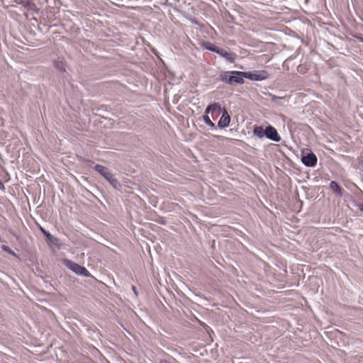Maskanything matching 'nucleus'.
Here are the masks:
<instances>
[{
  "label": "nucleus",
  "mask_w": 363,
  "mask_h": 363,
  "mask_svg": "<svg viewBox=\"0 0 363 363\" xmlns=\"http://www.w3.org/2000/svg\"><path fill=\"white\" fill-rule=\"evenodd\" d=\"M217 54L224 57L227 61L230 62H234L236 59V54L234 52H229L223 49H218V51L217 52Z\"/></svg>",
  "instance_id": "8"
},
{
  "label": "nucleus",
  "mask_w": 363,
  "mask_h": 363,
  "mask_svg": "<svg viewBox=\"0 0 363 363\" xmlns=\"http://www.w3.org/2000/svg\"><path fill=\"white\" fill-rule=\"evenodd\" d=\"M14 1L17 4H25L26 0H14Z\"/></svg>",
  "instance_id": "17"
},
{
  "label": "nucleus",
  "mask_w": 363,
  "mask_h": 363,
  "mask_svg": "<svg viewBox=\"0 0 363 363\" xmlns=\"http://www.w3.org/2000/svg\"><path fill=\"white\" fill-rule=\"evenodd\" d=\"M160 363H172V362L168 360H166V359H162L160 362Z\"/></svg>",
  "instance_id": "19"
},
{
  "label": "nucleus",
  "mask_w": 363,
  "mask_h": 363,
  "mask_svg": "<svg viewBox=\"0 0 363 363\" xmlns=\"http://www.w3.org/2000/svg\"><path fill=\"white\" fill-rule=\"evenodd\" d=\"M358 207L359 211L363 212V203L359 204Z\"/></svg>",
  "instance_id": "18"
},
{
  "label": "nucleus",
  "mask_w": 363,
  "mask_h": 363,
  "mask_svg": "<svg viewBox=\"0 0 363 363\" xmlns=\"http://www.w3.org/2000/svg\"><path fill=\"white\" fill-rule=\"evenodd\" d=\"M65 264L69 269L75 272L77 274L83 275L86 277L90 276V273L84 267H82L71 260L66 261Z\"/></svg>",
  "instance_id": "2"
},
{
  "label": "nucleus",
  "mask_w": 363,
  "mask_h": 363,
  "mask_svg": "<svg viewBox=\"0 0 363 363\" xmlns=\"http://www.w3.org/2000/svg\"><path fill=\"white\" fill-rule=\"evenodd\" d=\"M239 74L245 76V78L252 81H262L267 79L269 74L266 70H258L252 72H241Z\"/></svg>",
  "instance_id": "1"
},
{
  "label": "nucleus",
  "mask_w": 363,
  "mask_h": 363,
  "mask_svg": "<svg viewBox=\"0 0 363 363\" xmlns=\"http://www.w3.org/2000/svg\"><path fill=\"white\" fill-rule=\"evenodd\" d=\"M95 169L103 177H104V178H106L114 187H116V184H118V181L113 177V175L106 167L96 164Z\"/></svg>",
  "instance_id": "3"
},
{
  "label": "nucleus",
  "mask_w": 363,
  "mask_h": 363,
  "mask_svg": "<svg viewBox=\"0 0 363 363\" xmlns=\"http://www.w3.org/2000/svg\"><path fill=\"white\" fill-rule=\"evenodd\" d=\"M265 136L275 142H279L281 138L279 135L277 130L272 125H269L265 129Z\"/></svg>",
  "instance_id": "6"
},
{
  "label": "nucleus",
  "mask_w": 363,
  "mask_h": 363,
  "mask_svg": "<svg viewBox=\"0 0 363 363\" xmlns=\"http://www.w3.org/2000/svg\"><path fill=\"white\" fill-rule=\"evenodd\" d=\"M301 161L307 167H315L317 164V157L313 152H309L302 156Z\"/></svg>",
  "instance_id": "4"
},
{
  "label": "nucleus",
  "mask_w": 363,
  "mask_h": 363,
  "mask_svg": "<svg viewBox=\"0 0 363 363\" xmlns=\"http://www.w3.org/2000/svg\"><path fill=\"white\" fill-rule=\"evenodd\" d=\"M230 117L225 108H223L221 118L218 121V126L221 128H226L229 125Z\"/></svg>",
  "instance_id": "7"
},
{
  "label": "nucleus",
  "mask_w": 363,
  "mask_h": 363,
  "mask_svg": "<svg viewBox=\"0 0 363 363\" xmlns=\"http://www.w3.org/2000/svg\"><path fill=\"white\" fill-rule=\"evenodd\" d=\"M55 66L58 69H60L62 72H65L66 70V65L62 61L57 62L55 63Z\"/></svg>",
  "instance_id": "13"
},
{
  "label": "nucleus",
  "mask_w": 363,
  "mask_h": 363,
  "mask_svg": "<svg viewBox=\"0 0 363 363\" xmlns=\"http://www.w3.org/2000/svg\"><path fill=\"white\" fill-rule=\"evenodd\" d=\"M203 121L206 125H208L211 127H215L214 123L211 121V120L210 119V118L208 115H205L203 116Z\"/></svg>",
  "instance_id": "14"
},
{
  "label": "nucleus",
  "mask_w": 363,
  "mask_h": 363,
  "mask_svg": "<svg viewBox=\"0 0 363 363\" xmlns=\"http://www.w3.org/2000/svg\"><path fill=\"white\" fill-rule=\"evenodd\" d=\"M253 133H254L256 136H257V137H259V138H263L264 136H265V130H264V129H263V128H262V126H257V125H256V126H255V127H254V129H253Z\"/></svg>",
  "instance_id": "12"
},
{
  "label": "nucleus",
  "mask_w": 363,
  "mask_h": 363,
  "mask_svg": "<svg viewBox=\"0 0 363 363\" xmlns=\"http://www.w3.org/2000/svg\"><path fill=\"white\" fill-rule=\"evenodd\" d=\"M40 229L41 230V232L48 238V239H51L52 238V235L46 231L43 227H40Z\"/></svg>",
  "instance_id": "15"
},
{
  "label": "nucleus",
  "mask_w": 363,
  "mask_h": 363,
  "mask_svg": "<svg viewBox=\"0 0 363 363\" xmlns=\"http://www.w3.org/2000/svg\"><path fill=\"white\" fill-rule=\"evenodd\" d=\"M2 249L6 251V252H8L9 253H11L12 255H15V253L8 247V246H6V245H3L2 246Z\"/></svg>",
  "instance_id": "16"
},
{
  "label": "nucleus",
  "mask_w": 363,
  "mask_h": 363,
  "mask_svg": "<svg viewBox=\"0 0 363 363\" xmlns=\"http://www.w3.org/2000/svg\"><path fill=\"white\" fill-rule=\"evenodd\" d=\"M202 46L203 48H205L208 50L212 51L213 52H216V53H217V52L218 51V49H219L217 46H216L214 44H213L210 42H204L202 44Z\"/></svg>",
  "instance_id": "11"
},
{
  "label": "nucleus",
  "mask_w": 363,
  "mask_h": 363,
  "mask_svg": "<svg viewBox=\"0 0 363 363\" xmlns=\"http://www.w3.org/2000/svg\"><path fill=\"white\" fill-rule=\"evenodd\" d=\"M329 187H330V190L333 191V192H335L339 195L342 194V189L336 182H334V181L330 182Z\"/></svg>",
  "instance_id": "10"
},
{
  "label": "nucleus",
  "mask_w": 363,
  "mask_h": 363,
  "mask_svg": "<svg viewBox=\"0 0 363 363\" xmlns=\"http://www.w3.org/2000/svg\"><path fill=\"white\" fill-rule=\"evenodd\" d=\"M242 72L240 71H233L231 74H233L232 76H230L227 79L226 82L230 84H243L244 79L243 77L245 76L239 74Z\"/></svg>",
  "instance_id": "5"
},
{
  "label": "nucleus",
  "mask_w": 363,
  "mask_h": 363,
  "mask_svg": "<svg viewBox=\"0 0 363 363\" xmlns=\"http://www.w3.org/2000/svg\"><path fill=\"white\" fill-rule=\"evenodd\" d=\"M220 109H221V106L218 103H213L207 106V108L206 109V113H208L211 112L212 116H213L214 114L218 116L220 113Z\"/></svg>",
  "instance_id": "9"
}]
</instances>
